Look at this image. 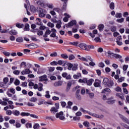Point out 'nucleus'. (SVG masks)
Segmentation results:
<instances>
[{"label":"nucleus","mask_w":129,"mask_h":129,"mask_svg":"<svg viewBox=\"0 0 129 129\" xmlns=\"http://www.w3.org/2000/svg\"><path fill=\"white\" fill-rule=\"evenodd\" d=\"M111 32H115V31H116V27L111 26Z\"/></svg>","instance_id":"obj_63"},{"label":"nucleus","mask_w":129,"mask_h":129,"mask_svg":"<svg viewBox=\"0 0 129 129\" xmlns=\"http://www.w3.org/2000/svg\"><path fill=\"white\" fill-rule=\"evenodd\" d=\"M78 67V64H75L72 68V70L73 71H76L78 68H77Z\"/></svg>","instance_id":"obj_38"},{"label":"nucleus","mask_w":129,"mask_h":129,"mask_svg":"<svg viewBox=\"0 0 129 129\" xmlns=\"http://www.w3.org/2000/svg\"><path fill=\"white\" fill-rule=\"evenodd\" d=\"M61 25H62V22H61V21H58L56 25V28H57V29H60V28H61Z\"/></svg>","instance_id":"obj_27"},{"label":"nucleus","mask_w":129,"mask_h":129,"mask_svg":"<svg viewBox=\"0 0 129 129\" xmlns=\"http://www.w3.org/2000/svg\"><path fill=\"white\" fill-rule=\"evenodd\" d=\"M54 85L55 87L61 86L62 85V81H58V82H56L54 83Z\"/></svg>","instance_id":"obj_22"},{"label":"nucleus","mask_w":129,"mask_h":129,"mask_svg":"<svg viewBox=\"0 0 129 129\" xmlns=\"http://www.w3.org/2000/svg\"><path fill=\"white\" fill-rule=\"evenodd\" d=\"M10 91L11 93H12V94H15V93H16V90L14 88H11L10 89Z\"/></svg>","instance_id":"obj_61"},{"label":"nucleus","mask_w":129,"mask_h":129,"mask_svg":"<svg viewBox=\"0 0 129 129\" xmlns=\"http://www.w3.org/2000/svg\"><path fill=\"white\" fill-rule=\"evenodd\" d=\"M20 80L16 79L14 82V84L15 85H16V86H18V85H20Z\"/></svg>","instance_id":"obj_51"},{"label":"nucleus","mask_w":129,"mask_h":129,"mask_svg":"<svg viewBox=\"0 0 129 129\" xmlns=\"http://www.w3.org/2000/svg\"><path fill=\"white\" fill-rule=\"evenodd\" d=\"M45 118L46 119H48L49 120H51L52 121H54V118H53L52 116H46Z\"/></svg>","instance_id":"obj_46"},{"label":"nucleus","mask_w":129,"mask_h":129,"mask_svg":"<svg viewBox=\"0 0 129 129\" xmlns=\"http://www.w3.org/2000/svg\"><path fill=\"white\" fill-rule=\"evenodd\" d=\"M4 55H5V56H7V57H10V56L11 55V53L9 52H7V51H4L3 52Z\"/></svg>","instance_id":"obj_42"},{"label":"nucleus","mask_w":129,"mask_h":129,"mask_svg":"<svg viewBox=\"0 0 129 129\" xmlns=\"http://www.w3.org/2000/svg\"><path fill=\"white\" fill-rule=\"evenodd\" d=\"M37 100H38V99H37V98L32 97L30 99V101H31V102H36V101H37Z\"/></svg>","instance_id":"obj_45"},{"label":"nucleus","mask_w":129,"mask_h":129,"mask_svg":"<svg viewBox=\"0 0 129 129\" xmlns=\"http://www.w3.org/2000/svg\"><path fill=\"white\" fill-rule=\"evenodd\" d=\"M12 114L15 116H19L21 113H20V111L18 110H14L12 111Z\"/></svg>","instance_id":"obj_14"},{"label":"nucleus","mask_w":129,"mask_h":129,"mask_svg":"<svg viewBox=\"0 0 129 129\" xmlns=\"http://www.w3.org/2000/svg\"><path fill=\"white\" fill-rule=\"evenodd\" d=\"M21 86H22V87H27V86H28V83L27 82H22Z\"/></svg>","instance_id":"obj_53"},{"label":"nucleus","mask_w":129,"mask_h":129,"mask_svg":"<svg viewBox=\"0 0 129 129\" xmlns=\"http://www.w3.org/2000/svg\"><path fill=\"white\" fill-rule=\"evenodd\" d=\"M51 30L49 28H47L43 35V38H47L48 37V35H50L51 34Z\"/></svg>","instance_id":"obj_13"},{"label":"nucleus","mask_w":129,"mask_h":129,"mask_svg":"<svg viewBox=\"0 0 129 129\" xmlns=\"http://www.w3.org/2000/svg\"><path fill=\"white\" fill-rule=\"evenodd\" d=\"M68 70H72L73 67V64L71 63H68Z\"/></svg>","instance_id":"obj_37"},{"label":"nucleus","mask_w":129,"mask_h":129,"mask_svg":"<svg viewBox=\"0 0 129 129\" xmlns=\"http://www.w3.org/2000/svg\"><path fill=\"white\" fill-rule=\"evenodd\" d=\"M105 56L108 58H116V59H121V58H122L121 55L118 54H115L109 50L107 52H105Z\"/></svg>","instance_id":"obj_2"},{"label":"nucleus","mask_w":129,"mask_h":129,"mask_svg":"<svg viewBox=\"0 0 129 129\" xmlns=\"http://www.w3.org/2000/svg\"><path fill=\"white\" fill-rule=\"evenodd\" d=\"M119 115L120 117V118L122 119V120L124 122H125L126 123H127L128 124H129V122H128V119L126 117H124V116L119 114Z\"/></svg>","instance_id":"obj_9"},{"label":"nucleus","mask_w":129,"mask_h":129,"mask_svg":"<svg viewBox=\"0 0 129 129\" xmlns=\"http://www.w3.org/2000/svg\"><path fill=\"white\" fill-rule=\"evenodd\" d=\"M94 40H95V42H96V43L101 42V39H100V38H99L98 37L95 38Z\"/></svg>","instance_id":"obj_40"},{"label":"nucleus","mask_w":129,"mask_h":129,"mask_svg":"<svg viewBox=\"0 0 129 129\" xmlns=\"http://www.w3.org/2000/svg\"><path fill=\"white\" fill-rule=\"evenodd\" d=\"M38 85H39V87L37 89L38 91H42L43 90V84L39 83L38 84Z\"/></svg>","instance_id":"obj_23"},{"label":"nucleus","mask_w":129,"mask_h":129,"mask_svg":"<svg viewBox=\"0 0 129 129\" xmlns=\"http://www.w3.org/2000/svg\"><path fill=\"white\" fill-rule=\"evenodd\" d=\"M0 32H1V33H8V32H9V30H2V26L0 25Z\"/></svg>","instance_id":"obj_50"},{"label":"nucleus","mask_w":129,"mask_h":129,"mask_svg":"<svg viewBox=\"0 0 129 129\" xmlns=\"http://www.w3.org/2000/svg\"><path fill=\"white\" fill-rule=\"evenodd\" d=\"M80 76H81V74H80V73L78 74V75H74V79H78L79 78V77H80Z\"/></svg>","instance_id":"obj_49"},{"label":"nucleus","mask_w":129,"mask_h":129,"mask_svg":"<svg viewBox=\"0 0 129 129\" xmlns=\"http://www.w3.org/2000/svg\"><path fill=\"white\" fill-rule=\"evenodd\" d=\"M60 103H61V105L62 107H63V108L65 107V106H66V105H67V104L64 101L61 102Z\"/></svg>","instance_id":"obj_64"},{"label":"nucleus","mask_w":129,"mask_h":129,"mask_svg":"<svg viewBox=\"0 0 129 129\" xmlns=\"http://www.w3.org/2000/svg\"><path fill=\"white\" fill-rule=\"evenodd\" d=\"M108 82H109V80L107 78H105L103 80V84L104 85H107Z\"/></svg>","instance_id":"obj_19"},{"label":"nucleus","mask_w":129,"mask_h":129,"mask_svg":"<svg viewBox=\"0 0 129 129\" xmlns=\"http://www.w3.org/2000/svg\"><path fill=\"white\" fill-rule=\"evenodd\" d=\"M100 83H101L100 80L97 79L95 80L94 86L95 87H99V86H100Z\"/></svg>","instance_id":"obj_12"},{"label":"nucleus","mask_w":129,"mask_h":129,"mask_svg":"<svg viewBox=\"0 0 129 129\" xmlns=\"http://www.w3.org/2000/svg\"><path fill=\"white\" fill-rule=\"evenodd\" d=\"M3 82L5 84H7L9 83V78L5 77L3 79Z\"/></svg>","instance_id":"obj_43"},{"label":"nucleus","mask_w":129,"mask_h":129,"mask_svg":"<svg viewBox=\"0 0 129 129\" xmlns=\"http://www.w3.org/2000/svg\"><path fill=\"white\" fill-rule=\"evenodd\" d=\"M122 17V14L121 13H116L115 15V18L117 19H120Z\"/></svg>","instance_id":"obj_34"},{"label":"nucleus","mask_w":129,"mask_h":129,"mask_svg":"<svg viewBox=\"0 0 129 129\" xmlns=\"http://www.w3.org/2000/svg\"><path fill=\"white\" fill-rule=\"evenodd\" d=\"M76 24H77L76 20H72L68 24H66V27L67 28H69V27H73V26L76 25Z\"/></svg>","instance_id":"obj_7"},{"label":"nucleus","mask_w":129,"mask_h":129,"mask_svg":"<svg viewBox=\"0 0 129 129\" xmlns=\"http://www.w3.org/2000/svg\"><path fill=\"white\" fill-rule=\"evenodd\" d=\"M47 26L48 27H49L50 28H54L55 25L54 24V23H52L51 22H49L48 24H47Z\"/></svg>","instance_id":"obj_48"},{"label":"nucleus","mask_w":129,"mask_h":129,"mask_svg":"<svg viewBox=\"0 0 129 129\" xmlns=\"http://www.w3.org/2000/svg\"><path fill=\"white\" fill-rule=\"evenodd\" d=\"M15 126H16V127H17V128H19L21 127V126H22V125L21 124V123H19L18 122H16Z\"/></svg>","instance_id":"obj_58"},{"label":"nucleus","mask_w":129,"mask_h":129,"mask_svg":"<svg viewBox=\"0 0 129 129\" xmlns=\"http://www.w3.org/2000/svg\"><path fill=\"white\" fill-rule=\"evenodd\" d=\"M10 35H14L15 36L18 34V32L15 30H12L9 32Z\"/></svg>","instance_id":"obj_31"},{"label":"nucleus","mask_w":129,"mask_h":129,"mask_svg":"<svg viewBox=\"0 0 129 129\" xmlns=\"http://www.w3.org/2000/svg\"><path fill=\"white\" fill-rule=\"evenodd\" d=\"M115 102V100H112L107 101V103H108V104H113Z\"/></svg>","instance_id":"obj_52"},{"label":"nucleus","mask_w":129,"mask_h":129,"mask_svg":"<svg viewBox=\"0 0 129 129\" xmlns=\"http://www.w3.org/2000/svg\"><path fill=\"white\" fill-rule=\"evenodd\" d=\"M114 84V83H113V81H109L107 84V86H108V87H112Z\"/></svg>","instance_id":"obj_25"},{"label":"nucleus","mask_w":129,"mask_h":129,"mask_svg":"<svg viewBox=\"0 0 129 129\" xmlns=\"http://www.w3.org/2000/svg\"><path fill=\"white\" fill-rule=\"evenodd\" d=\"M114 3L111 2V3H110L109 8L110 10H114Z\"/></svg>","instance_id":"obj_33"},{"label":"nucleus","mask_w":129,"mask_h":129,"mask_svg":"<svg viewBox=\"0 0 129 129\" xmlns=\"http://www.w3.org/2000/svg\"><path fill=\"white\" fill-rule=\"evenodd\" d=\"M83 125L84 126L88 127V126H89V122L88 121H85L83 122Z\"/></svg>","instance_id":"obj_56"},{"label":"nucleus","mask_w":129,"mask_h":129,"mask_svg":"<svg viewBox=\"0 0 129 129\" xmlns=\"http://www.w3.org/2000/svg\"><path fill=\"white\" fill-rule=\"evenodd\" d=\"M39 81L43 82L44 81V83L47 84V81H48V78H47V75H44L39 77Z\"/></svg>","instance_id":"obj_5"},{"label":"nucleus","mask_w":129,"mask_h":129,"mask_svg":"<svg viewBox=\"0 0 129 129\" xmlns=\"http://www.w3.org/2000/svg\"><path fill=\"white\" fill-rule=\"evenodd\" d=\"M116 96H118L119 98H120L121 100H124V96L123 95H121L120 93H116Z\"/></svg>","instance_id":"obj_26"},{"label":"nucleus","mask_w":129,"mask_h":129,"mask_svg":"<svg viewBox=\"0 0 129 129\" xmlns=\"http://www.w3.org/2000/svg\"><path fill=\"white\" fill-rule=\"evenodd\" d=\"M63 114V113L62 111L57 113L56 114V118H59V119H60V120H64V119H65V116H64Z\"/></svg>","instance_id":"obj_4"},{"label":"nucleus","mask_w":129,"mask_h":129,"mask_svg":"<svg viewBox=\"0 0 129 129\" xmlns=\"http://www.w3.org/2000/svg\"><path fill=\"white\" fill-rule=\"evenodd\" d=\"M50 57H57V52H53L50 54Z\"/></svg>","instance_id":"obj_62"},{"label":"nucleus","mask_w":129,"mask_h":129,"mask_svg":"<svg viewBox=\"0 0 129 129\" xmlns=\"http://www.w3.org/2000/svg\"><path fill=\"white\" fill-rule=\"evenodd\" d=\"M106 92H108V93H110L111 92V90H110V89L109 88H105L102 91L101 93H106Z\"/></svg>","instance_id":"obj_20"},{"label":"nucleus","mask_w":129,"mask_h":129,"mask_svg":"<svg viewBox=\"0 0 129 129\" xmlns=\"http://www.w3.org/2000/svg\"><path fill=\"white\" fill-rule=\"evenodd\" d=\"M72 85V83H71V82L68 83L67 88L66 89V92H68V91L70 90V88H71Z\"/></svg>","instance_id":"obj_17"},{"label":"nucleus","mask_w":129,"mask_h":129,"mask_svg":"<svg viewBox=\"0 0 129 129\" xmlns=\"http://www.w3.org/2000/svg\"><path fill=\"white\" fill-rule=\"evenodd\" d=\"M86 78H84V79H80L79 80V82H80V83H86Z\"/></svg>","instance_id":"obj_35"},{"label":"nucleus","mask_w":129,"mask_h":129,"mask_svg":"<svg viewBox=\"0 0 129 129\" xmlns=\"http://www.w3.org/2000/svg\"><path fill=\"white\" fill-rule=\"evenodd\" d=\"M26 126L27 128H28V127H29L30 128H31L32 123L28 122L26 124Z\"/></svg>","instance_id":"obj_59"},{"label":"nucleus","mask_w":129,"mask_h":129,"mask_svg":"<svg viewBox=\"0 0 129 129\" xmlns=\"http://www.w3.org/2000/svg\"><path fill=\"white\" fill-rule=\"evenodd\" d=\"M39 127H40V125H39L38 123H36L33 126L34 129H38V128H39Z\"/></svg>","instance_id":"obj_60"},{"label":"nucleus","mask_w":129,"mask_h":129,"mask_svg":"<svg viewBox=\"0 0 129 129\" xmlns=\"http://www.w3.org/2000/svg\"><path fill=\"white\" fill-rule=\"evenodd\" d=\"M3 100L0 99V104H1V105L6 106V105H8V102L9 104V106H7L4 107V109L5 110V111L8 110L9 108H10V109H14V108H15V106H14V102L9 100V98H3Z\"/></svg>","instance_id":"obj_1"},{"label":"nucleus","mask_w":129,"mask_h":129,"mask_svg":"<svg viewBox=\"0 0 129 129\" xmlns=\"http://www.w3.org/2000/svg\"><path fill=\"white\" fill-rule=\"evenodd\" d=\"M6 113L7 115H12L13 114V111L11 110H8L6 111Z\"/></svg>","instance_id":"obj_39"},{"label":"nucleus","mask_w":129,"mask_h":129,"mask_svg":"<svg viewBox=\"0 0 129 129\" xmlns=\"http://www.w3.org/2000/svg\"><path fill=\"white\" fill-rule=\"evenodd\" d=\"M6 84L5 83H4V82H0V87L2 88H6Z\"/></svg>","instance_id":"obj_41"},{"label":"nucleus","mask_w":129,"mask_h":129,"mask_svg":"<svg viewBox=\"0 0 129 129\" xmlns=\"http://www.w3.org/2000/svg\"><path fill=\"white\" fill-rule=\"evenodd\" d=\"M51 32L52 33L50 35V37H51V38H55V37H56V33H57V30H56V29L52 28L51 29Z\"/></svg>","instance_id":"obj_11"},{"label":"nucleus","mask_w":129,"mask_h":129,"mask_svg":"<svg viewBox=\"0 0 129 129\" xmlns=\"http://www.w3.org/2000/svg\"><path fill=\"white\" fill-rule=\"evenodd\" d=\"M69 60H73V59H75V56L73 54H71L69 56Z\"/></svg>","instance_id":"obj_57"},{"label":"nucleus","mask_w":129,"mask_h":129,"mask_svg":"<svg viewBox=\"0 0 129 129\" xmlns=\"http://www.w3.org/2000/svg\"><path fill=\"white\" fill-rule=\"evenodd\" d=\"M20 115L21 116H29V115H30V113L22 112L20 113Z\"/></svg>","instance_id":"obj_30"},{"label":"nucleus","mask_w":129,"mask_h":129,"mask_svg":"<svg viewBox=\"0 0 129 129\" xmlns=\"http://www.w3.org/2000/svg\"><path fill=\"white\" fill-rule=\"evenodd\" d=\"M20 73H21V71H19V70H15L13 72V74L15 75H19Z\"/></svg>","instance_id":"obj_44"},{"label":"nucleus","mask_w":129,"mask_h":129,"mask_svg":"<svg viewBox=\"0 0 129 129\" xmlns=\"http://www.w3.org/2000/svg\"><path fill=\"white\" fill-rule=\"evenodd\" d=\"M61 58H63V59H68V55H67V54H61Z\"/></svg>","instance_id":"obj_54"},{"label":"nucleus","mask_w":129,"mask_h":129,"mask_svg":"<svg viewBox=\"0 0 129 129\" xmlns=\"http://www.w3.org/2000/svg\"><path fill=\"white\" fill-rule=\"evenodd\" d=\"M103 29H104V25L103 24L99 25L98 29L99 30L100 32H102V31H103Z\"/></svg>","instance_id":"obj_24"},{"label":"nucleus","mask_w":129,"mask_h":129,"mask_svg":"<svg viewBox=\"0 0 129 129\" xmlns=\"http://www.w3.org/2000/svg\"><path fill=\"white\" fill-rule=\"evenodd\" d=\"M116 21L117 22V23H120V24H121V23H123V22H124V18H121L120 19H117Z\"/></svg>","instance_id":"obj_36"},{"label":"nucleus","mask_w":129,"mask_h":129,"mask_svg":"<svg viewBox=\"0 0 129 129\" xmlns=\"http://www.w3.org/2000/svg\"><path fill=\"white\" fill-rule=\"evenodd\" d=\"M87 113L89 115H92V116H94V117H97V118H103V115H98L90 112H87Z\"/></svg>","instance_id":"obj_6"},{"label":"nucleus","mask_w":129,"mask_h":129,"mask_svg":"<svg viewBox=\"0 0 129 129\" xmlns=\"http://www.w3.org/2000/svg\"><path fill=\"white\" fill-rule=\"evenodd\" d=\"M16 27H17V28H18V29H23V28L25 27V25H24L23 24L17 23L16 24Z\"/></svg>","instance_id":"obj_18"},{"label":"nucleus","mask_w":129,"mask_h":129,"mask_svg":"<svg viewBox=\"0 0 129 129\" xmlns=\"http://www.w3.org/2000/svg\"><path fill=\"white\" fill-rule=\"evenodd\" d=\"M72 105H73V102L69 101L68 102V105L66 106V108L71 109V106H72Z\"/></svg>","instance_id":"obj_21"},{"label":"nucleus","mask_w":129,"mask_h":129,"mask_svg":"<svg viewBox=\"0 0 129 129\" xmlns=\"http://www.w3.org/2000/svg\"><path fill=\"white\" fill-rule=\"evenodd\" d=\"M31 73H32V71L28 69H26L21 72L22 75H27V74H30Z\"/></svg>","instance_id":"obj_8"},{"label":"nucleus","mask_w":129,"mask_h":129,"mask_svg":"<svg viewBox=\"0 0 129 129\" xmlns=\"http://www.w3.org/2000/svg\"><path fill=\"white\" fill-rule=\"evenodd\" d=\"M79 47L82 49V50H85V51H90V49H94V46L87 45L85 43H81L79 44Z\"/></svg>","instance_id":"obj_3"},{"label":"nucleus","mask_w":129,"mask_h":129,"mask_svg":"<svg viewBox=\"0 0 129 129\" xmlns=\"http://www.w3.org/2000/svg\"><path fill=\"white\" fill-rule=\"evenodd\" d=\"M94 81V80L91 79L89 80H87V79L86 81V83H87V85H89V86H91L92 85L93 82Z\"/></svg>","instance_id":"obj_16"},{"label":"nucleus","mask_w":129,"mask_h":129,"mask_svg":"<svg viewBox=\"0 0 129 129\" xmlns=\"http://www.w3.org/2000/svg\"><path fill=\"white\" fill-rule=\"evenodd\" d=\"M43 34L44 32L42 30H38L37 31V35L38 36H43Z\"/></svg>","instance_id":"obj_47"},{"label":"nucleus","mask_w":129,"mask_h":129,"mask_svg":"<svg viewBox=\"0 0 129 129\" xmlns=\"http://www.w3.org/2000/svg\"><path fill=\"white\" fill-rule=\"evenodd\" d=\"M38 12H39V18H44V17H45V14H44L43 10L42 9L39 8Z\"/></svg>","instance_id":"obj_10"},{"label":"nucleus","mask_w":129,"mask_h":129,"mask_svg":"<svg viewBox=\"0 0 129 129\" xmlns=\"http://www.w3.org/2000/svg\"><path fill=\"white\" fill-rule=\"evenodd\" d=\"M50 111L51 113H53V114H55L56 112H58V109H56L55 107H52L51 108Z\"/></svg>","instance_id":"obj_15"},{"label":"nucleus","mask_w":129,"mask_h":129,"mask_svg":"<svg viewBox=\"0 0 129 129\" xmlns=\"http://www.w3.org/2000/svg\"><path fill=\"white\" fill-rule=\"evenodd\" d=\"M24 30V31H29L30 30V25H29V24H28V23H26Z\"/></svg>","instance_id":"obj_28"},{"label":"nucleus","mask_w":129,"mask_h":129,"mask_svg":"<svg viewBox=\"0 0 129 129\" xmlns=\"http://www.w3.org/2000/svg\"><path fill=\"white\" fill-rule=\"evenodd\" d=\"M45 93L46 94L45 95V97L48 99L51 98V96L50 95V92L49 91H46Z\"/></svg>","instance_id":"obj_29"},{"label":"nucleus","mask_w":129,"mask_h":129,"mask_svg":"<svg viewBox=\"0 0 129 129\" xmlns=\"http://www.w3.org/2000/svg\"><path fill=\"white\" fill-rule=\"evenodd\" d=\"M24 41V39H23V37H18L16 39V42H18V43H22Z\"/></svg>","instance_id":"obj_32"},{"label":"nucleus","mask_w":129,"mask_h":129,"mask_svg":"<svg viewBox=\"0 0 129 129\" xmlns=\"http://www.w3.org/2000/svg\"><path fill=\"white\" fill-rule=\"evenodd\" d=\"M124 81V77H121L120 78L118 79L117 82H122V81Z\"/></svg>","instance_id":"obj_55"}]
</instances>
